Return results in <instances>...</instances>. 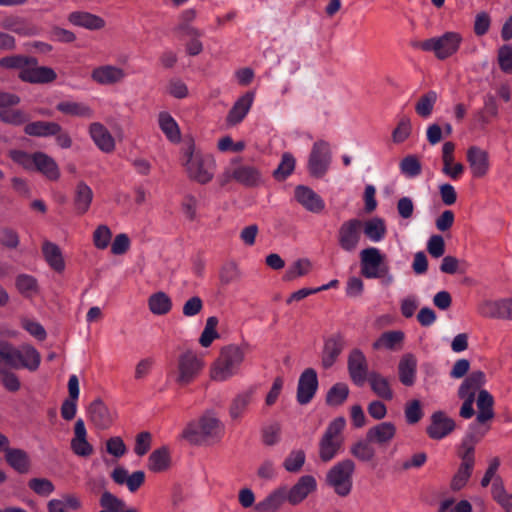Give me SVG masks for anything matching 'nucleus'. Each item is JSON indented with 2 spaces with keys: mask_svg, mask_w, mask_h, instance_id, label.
I'll use <instances>...</instances> for the list:
<instances>
[{
  "mask_svg": "<svg viewBox=\"0 0 512 512\" xmlns=\"http://www.w3.org/2000/svg\"><path fill=\"white\" fill-rule=\"evenodd\" d=\"M223 435V425L213 412H205L197 421H191L182 432V438L194 445L208 441H219Z\"/></svg>",
  "mask_w": 512,
  "mask_h": 512,
  "instance_id": "1",
  "label": "nucleus"
},
{
  "mask_svg": "<svg viewBox=\"0 0 512 512\" xmlns=\"http://www.w3.org/2000/svg\"><path fill=\"white\" fill-rule=\"evenodd\" d=\"M245 358V351L238 345H228L221 349L218 358L211 367V379L223 382L240 371L241 364Z\"/></svg>",
  "mask_w": 512,
  "mask_h": 512,
  "instance_id": "2",
  "label": "nucleus"
},
{
  "mask_svg": "<svg viewBox=\"0 0 512 512\" xmlns=\"http://www.w3.org/2000/svg\"><path fill=\"white\" fill-rule=\"evenodd\" d=\"M9 157L26 170H36L49 180H57L60 171L55 160L43 152L28 153L23 150H10Z\"/></svg>",
  "mask_w": 512,
  "mask_h": 512,
  "instance_id": "3",
  "label": "nucleus"
},
{
  "mask_svg": "<svg viewBox=\"0 0 512 512\" xmlns=\"http://www.w3.org/2000/svg\"><path fill=\"white\" fill-rule=\"evenodd\" d=\"M188 176L200 184H206L213 179L215 161L212 155L196 151L194 144H190L184 153Z\"/></svg>",
  "mask_w": 512,
  "mask_h": 512,
  "instance_id": "4",
  "label": "nucleus"
},
{
  "mask_svg": "<svg viewBox=\"0 0 512 512\" xmlns=\"http://www.w3.org/2000/svg\"><path fill=\"white\" fill-rule=\"evenodd\" d=\"M462 36L458 32H445L438 37H432L424 41H413V48L421 49L425 52H433L439 60H445L454 55L460 48Z\"/></svg>",
  "mask_w": 512,
  "mask_h": 512,
  "instance_id": "5",
  "label": "nucleus"
},
{
  "mask_svg": "<svg viewBox=\"0 0 512 512\" xmlns=\"http://www.w3.org/2000/svg\"><path fill=\"white\" fill-rule=\"evenodd\" d=\"M346 426L344 417H337L329 423L319 441V457L327 463L334 459L340 452L344 437L342 435Z\"/></svg>",
  "mask_w": 512,
  "mask_h": 512,
  "instance_id": "6",
  "label": "nucleus"
},
{
  "mask_svg": "<svg viewBox=\"0 0 512 512\" xmlns=\"http://www.w3.org/2000/svg\"><path fill=\"white\" fill-rule=\"evenodd\" d=\"M354 471V461L344 459L329 469L326 475L327 484L334 489L337 495L345 497L352 490Z\"/></svg>",
  "mask_w": 512,
  "mask_h": 512,
  "instance_id": "7",
  "label": "nucleus"
},
{
  "mask_svg": "<svg viewBox=\"0 0 512 512\" xmlns=\"http://www.w3.org/2000/svg\"><path fill=\"white\" fill-rule=\"evenodd\" d=\"M361 275L367 279L384 277L388 266L384 264V255L376 247H368L360 252Z\"/></svg>",
  "mask_w": 512,
  "mask_h": 512,
  "instance_id": "8",
  "label": "nucleus"
},
{
  "mask_svg": "<svg viewBox=\"0 0 512 512\" xmlns=\"http://www.w3.org/2000/svg\"><path fill=\"white\" fill-rule=\"evenodd\" d=\"M332 155L330 145L324 140L316 141L308 158V171L315 178L323 177L331 164Z\"/></svg>",
  "mask_w": 512,
  "mask_h": 512,
  "instance_id": "9",
  "label": "nucleus"
},
{
  "mask_svg": "<svg viewBox=\"0 0 512 512\" xmlns=\"http://www.w3.org/2000/svg\"><path fill=\"white\" fill-rule=\"evenodd\" d=\"M204 367L203 360L193 351L188 350L178 358L177 376L175 381L185 386L194 381Z\"/></svg>",
  "mask_w": 512,
  "mask_h": 512,
  "instance_id": "10",
  "label": "nucleus"
},
{
  "mask_svg": "<svg viewBox=\"0 0 512 512\" xmlns=\"http://www.w3.org/2000/svg\"><path fill=\"white\" fill-rule=\"evenodd\" d=\"M347 367L352 382L358 387H362L370 377L367 359L364 353L358 348H354L350 352Z\"/></svg>",
  "mask_w": 512,
  "mask_h": 512,
  "instance_id": "11",
  "label": "nucleus"
},
{
  "mask_svg": "<svg viewBox=\"0 0 512 512\" xmlns=\"http://www.w3.org/2000/svg\"><path fill=\"white\" fill-rule=\"evenodd\" d=\"M362 221L351 219L344 222L338 233V242L340 247L346 252L354 251L361 239Z\"/></svg>",
  "mask_w": 512,
  "mask_h": 512,
  "instance_id": "12",
  "label": "nucleus"
},
{
  "mask_svg": "<svg viewBox=\"0 0 512 512\" xmlns=\"http://www.w3.org/2000/svg\"><path fill=\"white\" fill-rule=\"evenodd\" d=\"M318 389V377L313 368L305 369L298 380L297 402L300 405H306L314 398Z\"/></svg>",
  "mask_w": 512,
  "mask_h": 512,
  "instance_id": "13",
  "label": "nucleus"
},
{
  "mask_svg": "<svg viewBox=\"0 0 512 512\" xmlns=\"http://www.w3.org/2000/svg\"><path fill=\"white\" fill-rule=\"evenodd\" d=\"M455 421L443 411H436L431 415V423L426 428L427 435L433 440H441L455 429Z\"/></svg>",
  "mask_w": 512,
  "mask_h": 512,
  "instance_id": "14",
  "label": "nucleus"
},
{
  "mask_svg": "<svg viewBox=\"0 0 512 512\" xmlns=\"http://www.w3.org/2000/svg\"><path fill=\"white\" fill-rule=\"evenodd\" d=\"M294 197L296 201L309 212L318 214L325 208V202L321 196L308 186H296Z\"/></svg>",
  "mask_w": 512,
  "mask_h": 512,
  "instance_id": "15",
  "label": "nucleus"
},
{
  "mask_svg": "<svg viewBox=\"0 0 512 512\" xmlns=\"http://www.w3.org/2000/svg\"><path fill=\"white\" fill-rule=\"evenodd\" d=\"M19 78L31 84H47L53 82L57 78L56 72L46 66L31 65L26 66L19 72Z\"/></svg>",
  "mask_w": 512,
  "mask_h": 512,
  "instance_id": "16",
  "label": "nucleus"
},
{
  "mask_svg": "<svg viewBox=\"0 0 512 512\" xmlns=\"http://www.w3.org/2000/svg\"><path fill=\"white\" fill-rule=\"evenodd\" d=\"M345 346V338L341 333H335L324 341L322 365L328 369L334 365Z\"/></svg>",
  "mask_w": 512,
  "mask_h": 512,
  "instance_id": "17",
  "label": "nucleus"
},
{
  "mask_svg": "<svg viewBox=\"0 0 512 512\" xmlns=\"http://www.w3.org/2000/svg\"><path fill=\"white\" fill-rule=\"evenodd\" d=\"M316 488L317 482L314 476H301L298 481L288 489V502L291 505H297L306 499L310 493L315 491Z\"/></svg>",
  "mask_w": 512,
  "mask_h": 512,
  "instance_id": "18",
  "label": "nucleus"
},
{
  "mask_svg": "<svg viewBox=\"0 0 512 512\" xmlns=\"http://www.w3.org/2000/svg\"><path fill=\"white\" fill-rule=\"evenodd\" d=\"M485 424H477V421L471 423L468 431L462 439L458 454L475 457V445L485 436L489 427H483Z\"/></svg>",
  "mask_w": 512,
  "mask_h": 512,
  "instance_id": "19",
  "label": "nucleus"
},
{
  "mask_svg": "<svg viewBox=\"0 0 512 512\" xmlns=\"http://www.w3.org/2000/svg\"><path fill=\"white\" fill-rule=\"evenodd\" d=\"M125 76V71L114 65L96 67L91 73V79L100 85H114L120 83Z\"/></svg>",
  "mask_w": 512,
  "mask_h": 512,
  "instance_id": "20",
  "label": "nucleus"
},
{
  "mask_svg": "<svg viewBox=\"0 0 512 512\" xmlns=\"http://www.w3.org/2000/svg\"><path fill=\"white\" fill-rule=\"evenodd\" d=\"M467 161L473 177L482 178L488 173L490 167L489 156L481 148L476 146L470 147L467 151Z\"/></svg>",
  "mask_w": 512,
  "mask_h": 512,
  "instance_id": "21",
  "label": "nucleus"
},
{
  "mask_svg": "<svg viewBox=\"0 0 512 512\" xmlns=\"http://www.w3.org/2000/svg\"><path fill=\"white\" fill-rule=\"evenodd\" d=\"M90 421L98 429H107L113 423V416L101 399H95L88 407Z\"/></svg>",
  "mask_w": 512,
  "mask_h": 512,
  "instance_id": "22",
  "label": "nucleus"
},
{
  "mask_svg": "<svg viewBox=\"0 0 512 512\" xmlns=\"http://www.w3.org/2000/svg\"><path fill=\"white\" fill-rule=\"evenodd\" d=\"M255 99L254 91H247L237 99L227 115V123L231 125L238 124L243 121L250 111Z\"/></svg>",
  "mask_w": 512,
  "mask_h": 512,
  "instance_id": "23",
  "label": "nucleus"
},
{
  "mask_svg": "<svg viewBox=\"0 0 512 512\" xmlns=\"http://www.w3.org/2000/svg\"><path fill=\"white\" fill-rule=\"evenodd\" d=\"M398 377L402 385L411 387L416 382L417 359L412 353L404 354L398 363Z\"/></svg>",
  "mask_w": 512,
  "mask_h": 512,
  "instance_id": "24",
  "label": "nucleus"
},
{
  "mask_svg": "<svg viewBox=\"0 0 512 512\" xmlns=\"http://www.w3.org/2000/svg\"><path fill=\"white\" fill-rule=\"evenodd\" d=\"M89 134L95 145L103 152L110 153L115 148V140L108 129L99 122L91 123Z\"/></svg>",
  "mask_w": 512,
  "mask_h": 512,
  "instance_id": "25",
  "label": "nucleus"
},
{
  "mask_svg": "<svg viewBox=\"0 0 512 512\" xmlns=\"http://www.w3.org/2000/svg\"><path fill=\"white\" fill-rule=\"evenodd\" d=\"M230 177L247 187L257 186L262 181L260 171L256 167L250 165H237L231 169Z\"/></svg>",
  "mask_w": 512,
  "mask_h": 512,
  "instance_id": "26",
  "label": "nucleus"
},
{
  "mask_svg": "<svg viewBox=\"0 0 512 512\" xmlns=\"http://www.w3.org/2000/svg\"><path fill=\"white\" fill-rule=\"evenodd\" d=\"M396 435V426L392 422H381L368 429L367 442L380 446L387 445Z\"/></svg>",
  "mask_w": 512,
  "mask_h": 512,
  "instance_id": "27",
  "label": "nucleus"
},
{
  "mask_svg": "<svg viewBox=\"0 0 512 512\" xmlns=\"http://www.w3.org/2000/svg\"><path fill=\"white\" fill-rule=\"evenodd\" d=\"M458 455L461 459V464L451 480L450 487L453 491H459L466 485L472 475L475 465V457H470L463 454Z\"/></svg>",
  "mask_w": 512,
  "mask_h": 512,
  "instance_id": "28",
  "label": "nucleus"
},
{
  "mask_svg": "<svg viewBox=\"0 0 512 512\" xmlns=\"http://www.w3.org/2000/svg\"><path fill=\"white\" fill-rule=\"evenodd\" d=\"M21 347L16 348L7 341L0 340V370L21 368Z\"/></svg>",
  "mask_w": 512,
  "mask_h": 512,
  "instance_id": "29",
  "label": "nucleus"
},
{
  "mask_svg": "<svg viewBox=\"0 0 512 512\" xmlns=\"http://www.w3.org/2000/svg\"><path fill=\"white\" fill-rule=\"evenodd\" d=\"M476 405L478 408L476 415L477 424H486L494 418V398L487 390L483 389L478 392Z\"/></svg>",
  "mask_w": 512,
  "mask_h": 512,
  "instance_id": "30",
  "label": "nucleus"
},
{
  "mask_svg": "<svg viewBox=\"0 0 512 512\" xmlns=\"http://www.w3.org/2000/svg\"><path fill=\"white\" fill-rule=\"evenodd\" d=\"M68 21L78 27L88 30H99L105 26V21L94 14L84 11H74L68 15Z\"/></svg>",
  "mask_w": 512,
  "mask_h": 512,
  "instance_id": "31",
  "label": "nucleus"
},
{
  "mask_svg": "<svg viewBox=\"0 0 512 512\" xmlns=\"http://www.w3.org/2000/svg\"><path fill=\"white\" fill-rule=\"evenodd\" d=\"M1 27L20 36H34L37 34V28L34 25L28 23L24 18L14 15L5 17L1 21Z\"/></svg>",
  "mask_w": 512,
  "mask_h": 512,
  "instance_id": "32",
  "label": "nucleus"
},
{
  "mask_svg": "<svg viewBox=\"0 0 512 512\" xmlns=\"http://www.w3.org/2000/svg\"><path fill=\"white\" fill-rule=\"evenodd\" d=\"M285 501H288V488L286 486H281L272 491L265 499L260 501L256 508L260 512H275Z\"/></svg>",
  "mask_w": 512,
  "mask_h": 512,
  "instance_id": "33",
  "label": "nucleus"
},
{
  "mask_svg": "<svg viewBox=\"0 0 512 512\" xmlns=\"http://www.w3.org/2000/svg\"><path fill=\"white\" fill-rule=\"evenodd\" d=\"M367 381L373 393L379 398L387 401L393 399L394 393L387 377L383 376L379 372L370 371V377Z\"/></svg>",
  "mask_w": 512,
  "mask_h": 512,
  "instance_id": "34",
  "label": "nucleus"
},
{
  "mask_svg": "<svg viewBox=\"0 0 512 512\" xmlns=\"http://www.w3.org/2000/svg\"><path fill=\"white\" fill-rule=\"evenodd\" d=\"M5 460L11 468L20 474H25L30 470V458L23 449L10 448L5 454Z\"/></svg>",
  "mask_w": 512,
  "mask_h": 512,
  "instance_id": "35",
  "label": "nucleus"
},
{
  "mask_svg": "<svg viewBox=\"0 0 512 512\" xmlns=\"http://www.w3.org/2000/svg\"><path fill=\"white\" fill-rule=\"evenodd\" d=\"M56 110L67 116L87 119L93 117V110L83 102H76L70 100L60 101L56 105Z\"/></svg>",
  "mask_w": 512,
  "mask_h": 512,
  "instance_id": "36",
  "label": "nucleus"
},
{
  "mask_svg": "<svg viewBox=\"0 0 512 512\" xmlns=\"http://www.w3.org/2000/svg\"><path fill=\"white\" fill-rule=\"evenodd\" d=\"M60 131V124L52 121L29 122L24 127V133L32 137H51Z\"/></svg>",
  "mask_w": 512,
  "mask_h": 512,
  "instance_id": "37",
  "label": "nucleus"
},
{
  "mask_svg": "<svg viewBox=\"0 0 512 512\" xmlns=\"http://www.w3.org/2000/svg\"><path fill=\"white\" fill-rule=\"evenodd\" d=\"M486 377L482 371H473L460 385L459 397H468L469 394L475 398L476 392L485 384Z\"/></svg>",
  "mask_w": 512,
  "mask_h": 512,
  "instance_id": "38",
  "label": "nucleus"
},
{
  "mask_svg": "<svg viewBox=\"0 0 512 512\" xmlns=\"http://www.w3.org/2000/svg\"><path fill=\"white\" fill-rule=\"evenodd\" d=\"M486 377L482 371H473L460 385L459 397H468L469 394L475 398L476 392L485 384Z\"/></svg>",
  "mask_w": 512,
  "mask_h": 512,
  "instance_id": "39",
  "label": "nucleus"
},
{
  "mask_svg": "<svg viewBox=\"0 0 512 512\" xmlns=\"http://www.w3.org/2000/svg\"><path fill=\"white\" fill-rule=\"evenodd\" d=\"M256 392V387L251 386L247 390L237 394L230 405L229 414L232 419L240 418Z\"/></svg>",
  "mask_w": 512,
  "mask_h": 512,
  "instance_id": "40",
  "label": "nucleus"
},
{
  "mask_svg": "<svg viewBox=\"0 0 512 512\" xmlns=\"http://www.w3.org/2000/svg\"><path fill=\"white\" fill-rule=\"evenodd\" d=\"M158 123L161 131L167 139L173 143H177L181 139L179 126L175 119L168 112H160L158 115Z\"/></svg>",
  "mask_w": 512,
  "mask_h": 512,
  "instance_id": "41",
  "label": "nucleus"
},
{
  "mask_svg": "<svg viewBox=\"0 0 512 512\" xmlns=\"http://www.w3.org/2000/svg\"><path fill=\"white\" fill-rule=\"evenodd\" d=\"M93 199L92 189L84 182H80L76 186L74 195V207L78 214L86 213Z\"/></svg>",
  "mask_w": 512,
  "mask_h": 512,
  "instance_id": "42",
  "label": "nucleus"
},
{
  "mask_svg": "<svg viewBox=\"0 0 512 512\" xmlns=\"http://www.w3.org/2000/svg\"><path fill=\"white\" fill-rule=\"evenodd\" d=\"M42 252L48 265L56 272H62L65 263L59 247L49 241H45L42 246Z\"/></svg>",
  "mask_w": 512,
  "mask_h": 512,
  "instance_id": "43",
  "label": "nucleus"
},
{
  "mask_svg": "<svg viewBox=\"0 0 512 512\" xmlns=\"http://www.w3.org/2000/svg\"><path fill=\"white\" fill-rule=\"evenodd\" d=\"M148 306L151 313L162 316L171 311L172 300L165 292L159 291L149 297Z\"/></svg>",
  "mask_w": 512,
  "mask_h": 512,
  "instance_id": "44",
  "label": "nucleus"
},
{
  "mask_svg": "<svg viewBox=\"0 0 512 512\" xmlns=\"http://www.w3.org/2000/svg\"><path fill=\"white\" fill-rule=\"evenodd\" d=\"M507 299L496 301H485L480 306V313L488 318L506 319L507 318Z\"/></svg>",
  "mask_w": 512,
  "mask_h": 512,
  "instance_id": "45",
  "label": "nucleus"
},
{
  "mask_svg": "<svg viewBox=\"0 0 512 512\" xmlns=\"http://www.w3.org/2000/svg\"><path fill=\"white\" fill-rule=\"evenodd\" d=\"M399 170L401 174L408 179L418 177L422 173V164L419 157L414 154L403 157L399 163Z\"/></svg>",
  "mask_w": 512,
  "mask_h": 512,
  "instance_id": "46",
  "label": "nucleus"
},
{
  "mask_svg": "<svg viewBox=\"0 0 512 512\" xmlns=\"http://www.w3.org/2000/svg\"><path fill=\"white\" fill-rule=\"evenodd\" d=\"M21 356V368H25L31 372L36 371L39 368L41 355L32 345H22Z\"/></svg>",
  "mask_w": 512,
  "mask_h": 512,
  "instance_id": "47",
  "label": "nucleus"
},
{
  "mask_svg": "<svg viewBox=\"0 0 512 512\" xmlns=\"http://www.w3.org/2000/svg\"><path fill=\"white\" fill-rule=\"evenodd\" d=\"M170 465V454L166 447L154 450L148 459V467L153 472L166 470Z\"/></svg>",
  "mask_w": 512,
  "mask_h": 512,
  "instance_id": "48",
  "label": "nucleus"
},
{
  "mask_svg": "<svg viewBox=\"0 0 512 512\" xmlns=\"http://www.w3.org/2000/svg\"><path fill=\"white\" fill-rule=\"evenodd\" d=\"M364 234L372 242H380L386 235L385 222L381 218H373L365 222Z\"/></svg>",
  "mask_w": 512,
  "mask_h": 512,
  "instance_id": "49",
  "label": "nucleus"
},
{
  "mask_svg": "<svg viewBox=\"0 0 512 512\" xmlns=\"http://www.w3.org/2000/svg\"><path fill=\"white\" fill-rule=\"evenodd\" d=\"M38 61L35 57L24 55H11L0 59V67L5 69H24L26 66L36 65Z\"/></svg>",
  "mask_w": 512,
  "mask_h": 512,
  "instance_id": "50",
  "label": "nucleus"
},
{
  "mask_svg": "<svg viewBox=\"0 0 512 512\" xmlns=\"http://www.w3.org/2000/svg\"><path fill=\"white\" fill-rule=\"evenodd\" d=\"M348 395V385L342 382L336 383L328 390L326 403L329 406H340L346 401Z\"/></svg>",
  "mask_w": 512,
  "mask_h": 512,
  "instance_id": "51",
  "label": "nucleus"
},
{
  "mask_svg": "<svg viewBox=\"0 0 512 512\" xmlns=\"http://www.w3.org/2000/svg\"><path fill=\"white\" fill-rule=\"evenodd\" d=\"M295 163L296 160L291 153H283L278 167L273 171V177L277 181L286 180L293 173L295 169Z\"/></svg>",
  "mask_w": 512,
  "mask_h": 512,
  "instance_id": "52",
  "label": "nucleus"
},
{
  "mask_svg": "<svg viewBox=\"0 0 512 512\" xmlns=\"http://www.w3.org/2000/svg\"><path fill=\"white\" fill-rule=\"evenodd\" d=\"M493 498L503 507L505 512H512V494L505 491L502 480L499 477L494 478L492 484Z\"/></svg>",
  "mask_w": 512,
  "mask_h": 512,
  "instance_id": "53",
  "label": "nucleus"
},
{
  "mask_svg": "<svg viewBox=\"0 0 512 512\" xmlns=\"http://www.w3.org/2000/svg\"><path fill=\"white\" fill-rule=\"evenodd\" d=\"M437 101V93L433 90L422 95L415 105L416 113L422 118H428L432 114Z\"/></svg>",
  "mask_w": 512,
  "mask_h": 512,
  "instance_id": "54",
  "label": "nucleus"
},
{
  "mask_svg": "<svg viewBox=\"0 0 512 512\" xmlns=\"http://www.w3.org/2000/svg\"><path fill=\"white\" fill-rule=\"evenodd\" d=\"M15 286L24 297H30L38 291L37 279L29 274H19L15 279Z\"/></svg>",
  "mask_w": 512,
  "mask_h": 512,
  "instance_id": "55",
  "label": "nucleus"
},
{
  "mask_svg": "<svg viewBox=\"0 0 512 512\" xmlns=\"http://www.w3.org/2000/svg\"><path fill=\"white\" fill-rule=\"evenodd\" d=\"M371 443L372 442H367V438L365 440L357 441L351 446L350 453L361 461H371L375 456V450L370 445Z\"/></svg>",
  "mask_w": 512,
  "mask_h": 512,
  "instance_id": "56",
  "label": "nucleus"
},
{
  "mask_svg": "<svg viewBox=\"0 0 512 512\" xmlns=\"http://www.w3.org/2000/svg\"><path fill=\"white\" fill-rule=\"evenodd\" d=\"M30 116L20 109H2L0 110V120L11 125L27 124Z\"/></svg>",
  "mask_w": 512,
  "mask_h": 512,
  "instance_id": "57",
  "label": "nucleus"
},
{
  "mask_svg": "<svg viewBox=\"0 0 512 512\" xmlns=\"http://www.w3.org/2000/svg\"><path fill=\"white\" fill-rule=\"evenodd\" d=\"M404 339L402 331H388L384 332L379 339L373 344L375 349L385 347L387 349H394L396 345L400 344Z\"/></svg>",
  "mask_w": 512,
  "mask_h": 512,
  "instance_id": "58",
  "label": "nucleus"
},
{
  "mask_svg": "<svg viewBox=\"0 0 512 512\" xmlns=\"http://www.w3.org/2000/svg\"><path fill=\"white\" fill-rule=\"evenodd\" d=\"M306 460L303 450H293L285 458L283 467L290 473H297L301 470Z\"/></svg>",
  "mask_w": 512,
  "mask_h": 512,
  "instance_id": "59",
  "label": "nucleus"
},
{
  "mask_svg": "<svg viewBox=\"0 0 512 512\" xmlns=\"http://www.w3.org/2000/svg\"><path fill=\"white\" fill-rule=\"evenodd\" d=\"M311 268V263L307 259H299L294 262L285 272L283 279L285 281H292L298 277L308 274Z\"/></svg>",
  "mask_w": 512,
  "mask_h": 512,
  "instance_id": "60",
  "label": "nucleus"
},
{
  "mask_svg": "<svg viewBox=\"0 0 512 512\" xmlns=\"http://www.w3.org/2000/svg\"><path fill=\"white\" fill-rule=\"evenodd\" d=\"M218 325V319L215 316H211L207 318L206 325L204 330L201 333L199 343L203 347H209L213 340L219 337V334L216 331V327Z\"/></svg>",
  "mask_w": 512,
  "mask_h": 512,
  "instance_id": "61",
  "label": "nucleus"
},
{
  "mask_svg": "<svg viewBox=\"0 0 512 512\" xmlns=\"http://www.w3.org/2000/svg\"><path fill=\"white\" fill-rule=\"evenodd\" d=\"M103 511L120 512L125 507V502L109 491H104L99 500Z\"/></svg>",
  "mask_w": 512,
  "mask_h": 512,
  "instance_id": "62",
  "label": "nucleus"
},
{
  "mask_svg": "<svg viewBox=\"0 0 512 512\" xmlns=\"http://www.w3.org/2000/svg\"><path fill=\"white\" fill-rule=\"evenodd\" d=\"M28 487L41 497H47L55 490L54 484L47 478H32L28 481Z\"/></svg>",
  "mask_w": 512,
  "mask_h": 512,
  "instance_id": "63",
  "label": "nucleus"
},
{
  "mask_svg": "<svg viewBox=\"0 0 512 512\" xmlns=\"http://www.w3.org/2000/svg\"><path fill=\"white\" fill-rule=\"evenodd\" d=\"M0 243L6 249H17L20 245L19 233L14 228L2 227L0 229Z\"/></svg>",
  "mask_w": 512,
  "mask_h": 512,
  "instance_id": "64",
  "label": "nucleus"
}]
</instances>
